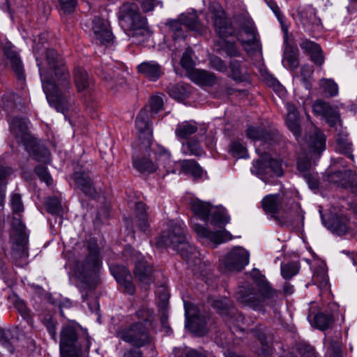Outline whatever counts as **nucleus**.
Wrapping results in <instances>:
<instances>
[{
	"label": "nucleus",
	"instance_id": "f257e3e1",
	"mask_svg": "<svg viewBox=\"0 0 357 357\" xmlns=\"http://www.w3.org/2000/svg\"><path fill=\"white\" fill-rule=\"evenodd\" d=\"M42 86L49 104L63 114L69 108L66 93L70 89V74L63 59L54 49H47L45 58L36 57Z\"/></svg>",
	"mask_w": 357,
	"mask_h": 357
},
{
	"label": "nucleus",
	"instance_id": "f03ea898",
	"mask_svg": "<svg viewBox=\"0 0 357 357\" xmlns=\"http://www.w3.org/2000/svg\"><path fill=\"white\" fill-rule=\"evenodd\" d=\"M250 275L257 291L253 288L241 287L236 294L237 301L257 310L265 306L273 305L278 298V291L272 288L265 276L258 270L253 269Z\"/></svg>",
	"mask_w": 357,
	"mask_h": 357
},
{
	"label": "nucleus",
	"instance_id": "7ed1b4c3",
	"mask_svg": "<svg viewBox=\"0 0 357 357\" xmlns=\"http://www.w3.org/2000/svg\"><path fill=\"white\" fill-rule=\"evenodd\" d=\"M261 205L264 211L280 224L303 219L300 204L284 192L265 196Z\"/></svg>",
	"mask_w": 357,
	"mask_h": 357
},
{
	"label": "nucleus",
	"instance_id": "20e7f679",
	"mask_svg": "<svg viewBox=\"0 0 357 357\" xmlns=\"http://www.w3.org/2000/svg\"><path fill=\"white\" fill-rule=\"evenodd\" d=\"M158 248H172L180 254L181 257L190 261L197 258L199 252L193 247L186 236L184 228L181 225L175 224L166 231H163L155 240Z\"/></svg>",
	"mask_w": 357,
	"mask_h": 357
},
{
	"label": "nucleus",
	"instance_id": "39448f33",
	"mask_svg": "<svg viewBox=\"0 0 357 357\" xmlns=\"http://www.w3.org/2000/svg\"><path fill=\"white\" fill-rule=\"evenodd\" d=\"M91 345L87 335L78 337L77 328L70 324L63 325L60 333V354L61 357H81Z\"/></svg>",
	"mask_w": 357,
	"mask_h": 357
},
{
	"label": "nucleus",
	"instance_id": "423d86ee",
	"mask_svg": "<svg viewBox=\"0 0 357 357\" xmlns=\"http://www.w3.org/2000/svg\"><path fill=\"white\" fill-rule=\"evenodd\" d=\"M116 335L133 347L137 348L147 347L150 351V357L155 355V347L152 344L151 337L144 323L135 322L130 326L119 328Z\"/></svg>",
	"mask_w": 357,
	"mask_h": 357
},
{
	"label": "nucleus",
	"instance_id": "0eeeda50",
	"mask_svg": "<svg viewBox=\"0 0 357 357\" xmlns=\"http://www.w3.org/2000/svg\"><path fill=\"white\" fill-rule=\"evenodd\" d=\"M119 20L124 29L133 31V36L148 33L146 19L140 14L135 3L126 2L120 7Z\"/></svg>",
	"mask_w": 357,
	"mask_h": 357
},
{
	"label": "nucleus",
	"instance_id": "6e6552de",
	"mask_svg": "<svg viewBox=\"0 0 357 357\" xmlns=\"http://www.w3.org/2000/svg\"><path fill=\"white\" fill-rule=\"evenodd\" d=\"M251 172L265 183H268L269 178L278 177L283 175L280 162L273 159L266 153L261 155L260 159L254 162Z\"/></svg>",
	"mask_w": 357,
	"mask_h": 357
},
{
	"label": "nucleus",
	"instance_id": "1a4fd4ad",
	"mask_svg": "<svg viewBox=\"0 0 357 357\" xmlns=\"http://www.w3.org/2000/svg\"><path fill=\"white\" fill-rule=\"evenodd\" d=\"M125 257L130 256V260L135 264L134 273L135 277L142 283L149 284L153 282V268L140 255L130 247H126L123 251Z\"/></svg>",
	"mask_w": 357,
	"mask_h": 357
},
{
	"label": "nucleus",
	"instance_id": "9d476101",
	"mask_svg": "<svg viewBox=\"0 0 357 357\" xmlns=\"http://www.w3.org/2000/svg\"><path fill=\"white\" fill-rule=\"evenodd\" d=\"M249 263V253L238 247L231 250L222 259L220 266L225 271H240Z\"/></svg>",
	"mask_w": 357,
	"mask_h": 357
},
{
	"label": "nucleus",
	"instance_id": "9b49d317",
	"mask_svg": "<svg viewBox=\"0 0 357 357\" xmlns=\"http://www.w3.org/2000/svg\"><path fill=\"white\" fill-rule=\"evenodd\" d=\"M185 314L187 319L186 327L191 332L200 336L203 335L206 331V317L201 314L195 305L188 307L185 305Z\"/></svg>",
	"mask_w": 357,
	"mask_h": 357
},
{
	"label": "nucleus",
	"instance_id": "f8f14e48",
	"mask_svg": "<svg viewBox=\"0 0 357 357\" xmlns=\"http://www.w3.org/2000/svg\"><path fill=\"white\" fill-rule=\"evenodd\" d=\"M312 109L316 115L324 117L331 127H335L337 125L342 127L340 114L337 107L321 100H317L314 102Z\"/></svg>",
	"mask_w": 357,
	"mask_h": 357
},
{
	"label": "nucleus",
	"instance_id": "ddd939ff",
	"mask_svg": "<svg viewBox=\"0 0 357 357\" xmlns=\"http://www.w3.org/2000/svg\"><path fill=\"white\" fill-rule=\"evenodd\" d=\"M212 20L215 31L220 38H226L234 34L235 29L224 11L214 13Z\"/></svg>",
	"mask_w": 357,
	"mask_h": 357
},
{
	"label": "nucleus",
	"instance_id": "4468645a",
	"mask_svg": "<svg viewBox=\"0 0 357 357\" xmlns=\"http://www.w3.org/2000/svg\"><path fill=\"white\" fill-rule=\"evenodd\" d=\"M16 328H0V356L6 357L13 354L17 341Z\"/></svg>",
	"mask_w": 357,
	"mask_h": 357
},
{
	"label": "nucleus",
	"instance_id": "2eb2a0df",
	"mask_svg": "<svg viewBox=\"0 0 357 357\" xmlns=\"http://www.w3.org/2000/svg\"><path fill=\"white\" fill-rule=\"evenodd\" d=\"M194 231L196 232L198 238L203 243L209 241L216 245L220 244L229 238L227 232L225 231H211L205 227L196 224L193 226Z\"/></svg>",
	"mask_w": 357,
	"mask_h": 357
},
{
	"label": "nucleus",
	"instance_id": "dca6fc26",
	"mask_svg": "<svg viewBox=\"0 0 357 357\" xmlns=\"http://www.w3.org/2000/svg\"><path fill=\"white\" fill-rule=\"evenodd\" d=\"M111 271L117 282L123 287L125 291L130 295L134 294L135 287L128 269L123 266H114L111 268Z\"/></svg>",
	"mask_w": 357,
	"mask_h": 357
},
{
	"label": "nucleus",
	"instance_id": "f3484780",
	"mask_svg": "<svg viewBox=\"0 0 357 357\" xmlns=\"http://www.w3.org/2000/svg\"><path fill=\"white\" fill-rule=\"evenodd\" d=\"M25 149L34 160L48 164L50 162V153L47 147L36 139L33 138L24 144Z\"/></svg>",
	"mask_w": 357,
	"mask_h": 357
},
{
	"label": "nucleus",
	"instance_id": "a211bd4d",
	"mask_svg": "<svg viewBox=\"0 0 357 357\" xmlns=\"http://www.w3.org/2000/svg\"><path fill=\"white\" fill-rule=\"evenodd\" d=\"M10 130L17 140L24 145L33 138L28 131L27 120L25 119L13 118L10 123Z\"/></svg>",
	"mask_w": 357,
	"mask_h": 357
},
{
	"label": "nucleus",
	"instance_id": "6ab92c4d",
	"mask_svg": "<svg viewBox=\"0 0 357 357\" xmlns=\"http://www.w3.org/2000/svg\"><path fill=\"white\" fill-rule=\"evenodd\" d=\"M92 29L95 38L101 44H107L112 41L113 35L107 21L100 17H95L93 20Z\"/></svg>",
	"mask_w": 357,
	"mask_h": 357
},
{
	"label": "nucleus",
	"instance_id": "aec40b11",
	"mask_svg": "<svg viewBox=\"0 0 357 357\" xmlns=\"http://www.w3.org/2000/svg\"><path fill=\"white\" fill-rule=\"evenodd\" d=\"M286 107L287 110L286 125L298 141V138L301 136L298 111L294 104L288 102Z\"/></svg>",
	"mask_w": 357,
	"mask_h": 357
},
{
	"label": "nucleus",
	"instance_id": "412c9836",
	"mask_svg": "<svg viewBox=\"0 0 357 357\" xmlns=\"http://www.w3.org/2000/svg\"><path fill=\"white\" fill-rule=\"evenodd\" d=\"M73 179L77 187L85 195L89 197H94L96 195V190L88 172L84 171L75 172L73 175Z\"/></svg>",
	"mask_w": 357,
	"mask_h": 357
},
{
	"label": "nucleus",
	"instance_id": "4be33fe9",
	"mask_svg": "<svg viewBox=\"0 0 357 357\" xmlns=\"http://www.w3.org/2000/svg\"><path fill=\"white\" fill-rule=\"evenodd\" d=\"M301 50L310 55L311 61L318 66H321L324 59L320 46L307 38H302L300 43Z\"/></svg>",
	"mask_w": 357,
	"mask_h": 357
},
{
	"label": "nucleus",
	"instance_id": "5701e85b",
	"mask_svg": "<svg viewBox=\"0 0 357 357\" xmlns=\"http://www.w3.org/2000/svg\"><path fill=\"white\" fill-rule=\"evenodd\" d=\"M153 116L149 114L148 108L144 107L141 109L135 120L136 128L147 141H149L152 137V130L150 128V119Z\"/></svg>",
	"mask_w": 357,
	"mask_h": 357
},
{
	"label": "nucleus",
	"instance_id": "b1692460",
	"mask_svg": "<svg viewBox=\"0 0 357 357\" xmlns=\"http://www.w3.org/2000/svg\"><path fill=\"white\" fill-rule=\"evenodd\" d=\"M89 255L82 264V271L89 275L96 269L100 264L98 248L96 243L90 242L88 245Z\"/></svg>",
	"mask_w": 357,
	"mask_h": 357
},
{
	"label": "nucleus",
	"instance_id": "393cba45",
	"mask_svg": "<svg viewBox=\"0 0 357 357\" xmlns=\"http://www.w3.org/2000/svg\"><path fill=\"white\" fill-rule=\"evenodd\" d=\"M306 142L310 149L314 153L322 152L326 147V137L321 130L314 127L310 131Z\"/></svg>",
	"mask_w": 357,
	"mask_h": 357
},
{
	"label": "nucleus",
	"instance_id": "a878e982",
	"mask_svg": "<svg viewBox=\"0 0 357 357\" xmlns=\"http://www.w3.org/2000/svg\"><path fill=\"white\" fill-rule=\"evenodd\" d=\"M190 79L199 86H212L216 82L214 73L204 70L195 69L188 75Z\"/></svg>",
	"mask_w": 357,
	"mask_h": 357
},
{
	"label": "nucleus",
	"instance_id": "bb28decb",
	"mask_svg": "<svg viewBox=\"0 0 357 357\" xmlns=\"http://www.w3.org/2000/svg\"><path fill=\"white\" fill-rule=\"evenodd\" d=\"M349 220L344 215H332L328 220L323 219L324 224L333 233L344 234L348 229Z\"/></svg>",
	"mask_w": 357,
	"mask_h": 357
},
{
	"label": "nucleus",
	"instance_id": "cd10ccee",
	"mask_svg": "<svg viewBox=\"0 0 357 357\" xmlns=\"http://www.w3.org/2000/svg\"><path fill=\"white\" fill-rule=\"evenodd\" d=\"M247 137L252 140H261L269 144L276 142L280 139L277 132L269 133L262 128L249 127L246 130Z\"/></svg>",
	"mask_w": 357,
	"mask_h": 357
},
{
	"label": "nucleus",
	"instance_id": "c85d7f7f",
	"mask_svg": "<svg viewBox=\"0 0 357 357\" xmlns=\"http://www.w3.org/2000/svg\"><path fill=\"white\" fill-rule=\"evenodd\" d=\"M139 73L149 78L150 80L155 81L162 75L161 66L155 61H145L137 66Z\"/></svg>",
	"mask_w": 357,
	"mask_h": 357
},
{
	"label": "nucleus",
	"instance_id": "c756f323",
	"mask_svg": "<svg viewBox=\"0 0 357 357\" xmlns=\"http://www.w3.org/2000/svg\"><path fill=\"white\" fill-rule=\"evenodd\" d=\"M3 52L5 56L7 57L8 59L10 60L12 68L17 75V78L21 80L24 79V75L23 66L22 64V61L20 57L18 56L17 52L14 50H13L11 47L8 46L4 47Z\"/></svg>",
	"mask_w": 357,
	"mask_h": 357
},
{
	"label": "nucleus",
	"instance_id": "7c9ffc66",
	"mask_svg": "<svg viewBox=\"0 0 357 357\" xmlns=\"http://www.w3.org/2000/svg\"><path fill=\"white\" fill-rule=\"evenodd\" d=\"M180 20L190 31H195L200 35L206 31L205 26L199 21L196 13L182 14L180 15Z\"/></svg>",
	"mask_w": 357,
	"mask_h": 357
},
{
	"label": "nucleus",
	"instance_id": "2f4dec72",
	"mask_svg": "<svg viewBox=\"0 0 357 357\" xmlns=\"http://www.w3.org/2000/svg\"><path fill=\"white\" fill-rule=\"evenodd\" d=\"M167 92L170 97L177 100H182L189 97L190 90L184 83L170 84L167 87Z\"/></svg>",
	"mask_w": 357,
	"mask_h": 357
},
{
	"label": "nucleus",
	"instance_id": "473e14b6",
	"mask_svg": "<svg viewBox=\"0 0 357 357\" xmlns=\"http://www.w3.org/2000/svg\"><path fill=\"white\" fill-rule=\"evenodd\" d=\"M74 81L79 92L86 90L91 82L86 70L80 67L74 70Z\"/></svg>",
	"mask_w": 357,
	"mask_h": 357
},
{
	"label": "nucleus",
	"instance_id": "72a5a7b5",
	"mask_svg": "<svg viewBox=\"0 0 357 357\" xmlns=\"http://www.w3.org/2000/svg\"><path fill=\"white\" fill-rule=\"evenodd\" d=\"M238 40L243 45H252L257 41V33L252 24H247L243 27V32L237 33Z\"/></svg>",
	"mask_w": 357,
	"mask_h": 357
},
{
	"label": "nucleus",
	"instance_id": "f704fd0d",
	"mask_svg": "<svg viewBox=\"0 0 357 357\" xmlns=\"http://www.w3.org/2000/svg\"><path fill=\"white\" fill-rule=\"evenodd\" d=\"M336 149L344 154H349V158L353 159V155L350 154L351 150V144L348 140V134L344 130H339L337 134Z\"/></svg>",
	"mask_w": 357,
	"mask_h": 357
},
{
	"label": "nucleus",
	"instance_id": "c9c22d12",
	"mask_svg": "<svg viewBox=\"0 0 357 357\" xmlns=\"http://www.w3.org/2000/svg\"><path fill=\"white\" fill-rule=\"evenodd\" d=\"M197 131V126L193 121H184L178 123L175 130V134L177 137L181 139H187L191 135Z\"/></svg>",
	"mask_w": 357,
	"mask_h": 357
},
{
	"label": "nucleus",
	"instance_id": "e433bc0d",
	"mask_svg": "<svg viewBox=\"0 0 357 357\" xmlns=\"http://www.w3.org/2000/svg\"><path fill=\"white\" fill-rule=\"evenodd\" d=\"M183 172L192 175L194 178H201L203 174L202 168L194 160H183L181 162Z\"/></svg>",
	"mask_w": 357,
	"mask_h": 357
},
{
	"label": "nucleus",
	"instance_id": "4c0bfd02",
	"mask_svg": "<svg viewBox=\"0 0 357 357\" xmlns=\"http://www.w3.org/2000/svg\"><path fill=\"white\" fill-rule=\"evenodd\" d=\"M133 166L142 173L151 174L157 169V165L146 157L133 158Z\"/></svg>",
	"mask_w": 357,
	"mask_h": 357
},
{
	"label": "nucleus",
	"instance_id": "58836bf2",
	"mask_svg": "<svg viewBox=\"0 0 357 357\" xmlns=\"http://www.w3.org/2000/svg\"><path fill=\"white\" fill-rule=\"evenodd\" d=\"M333 322L334 317L331 313L318 312L314 317V326L321 331L331 328Z\"/></svg>",
	"mask_w": 357,
	"mask_h": 357
},
{
	"label": "nucleus",
	"instance_id": "ea45409f",
	"mask_svg": "<svg viewBox=\"0 0 357 357\" xmlns=\"http://www.w3.org/2000/svg\"><path fill=\"white\" fill-rule=\"evenodd\" d=\"M135 213L139 229L143 231H146L149 227V222L145 204L142 202H137L135 204Z\"/></svg>",
	"mask_w": 357,
	"mask_h": 357
},
{
	"label": "nucleus",
	"instance_id": "a19ab883",
	"mask_svg": "<svg viewBox=\"0 0 357 357\" xmlns=\"http://www.w3.org/2000/svg\"><path fill=\"white\" fill-rule=\"evenodd\" d=\"M283 63L287 65L291 70H295L298 66V49L287 45L284 51Z\"/></svg>",
	"mask_w": 357,
	"mask_h": 357
},
{
	"label": "nucleus",
	"instance_id": "79ce46f5",
	"mask_svg": "<svg viewBox=\"0 0 357 357\" xmlns=\"http://www.w3.org/2000/svg\"><path fill=\"white\" fill-rule=\"evenodd\" d=\"M212 305L214 308L218 310L220 314L226 317L229 313L234 312V307L232 303L226 297L214 300L212 303Z\"/></svg>",
	"mask_w": 357,
	"mask_h": 357
},
{
	"label": "nucleus",
	"instance_id": "37998d69",
	"mask_svg": "<svg viewBox=\"0 0 357 357\" xmlns=\"http://www.w3.org/2000/svg\"><path fill=\"white\" fill-rule=\"evenodd\" d=\"M212 208L209 204L202 202H195L192 205V209L195 214H196L201 220L206 221L208 220V217L211 215Z\"/></svg>",
	"mask_w": 357,
	"mask_h": 357
},
{
	"label": "nucleus",
	"instance_id": "c03bdc74",
	"mask_svg": "<svg viewBox=\"0 0 357 357\" xmlns=\"http://www.w3.org/2000/svg\"><path fill=\"white\" fill-rule=\"evenodd\" d=\"M182 24L180 19L169 20L165 23L172 32V38L174 40L184 39L185 37V31L182 28Z\"/></svg>",
	"mask_w": 357,
	"mask_h": 357
},
{
	"label": "nucleus",
	"instance_id": "a18cd8bd",
	"mask_svg": "<svg viewBox=\"0 0 357 357\" xmlns=\"http://www.w3.org/2000/svg\"><path fill=\"white\" fill-rule=\"evenodd\" d=\"M253 333L254 335L257 337L261 345L260 352L258 354L259 356L261 357H271L272 354V349L266 341V335L265 332L260 329H257L253 331Z\"/></svg>",
	"mask_w": 357,
	"mask_h": 357
},
{
	"label": "nucleus",
	"instance_id": "49530a36",
	"mask_svg": "<svg viewBox=\"0 0 357 357\" xmlns=\"http://www.w3.org/2000/svg\"><path fill=\"white\" fill-rule=\"evenodd\" d=\"M351 172L350 170L344 171V172L340 171L337 172L331 176V180L334 182L340 183V185L344 188H349L352 192L357 194V181L354 183L353 181H344L343 180L336 179V178H339L347 175H350Z\"/></svg>",
	"mask_w": 357,
	"mask_h": 357
},
{
	"label": "nucleus",
	"instance_id": "de8ad7c7",
	"mask_svg": "<svg viewBox=\"0 0 357 357\" xmlns=\"http://www.w3.org/2000/svg\"><path fill=\"white\" fill-rule=\"evenodd\" d=\"M297 170L302 176H304L305 173L313 172L311 159L307 154L303 153L298 157Z\"/></svg>",
	"mask_w": 357,
	"mask_h": 357
},
{
	"label": "nucleus",
	"instance_id": "09e8293b",
	"mask_svg": "<svg viewBox=\"0 0 357 357\" xmlns=\"http://www.w3.org/2000/svg\"><path fill=\"white\" fill-rule=\"evenodd\" d=\"M320 86L327 97H333L338 93V86L331 79H321L320 80Z\"/></svg>",
	"mask_w": 357,
	"mask_h": 357
},
{
	"label": "nucleus",
	"instance_id": "8fccbe9b",
	"mask_svg": "<svg viewBox=\"0 0 357 357\" xmlns=\"http://www.w3.org/2000/svg\"><path fill=\"white\" fill-rule=\"evenodd\" d=\"M15 307L20 313L22 317L26 321L27 324L32 326L33 321L30 310L26 306L25 302L21 299H17L15 303Z\"/></svg>",
	"mask_w": 357,
	"mask_h": 357
},
{
	"label": "nucleus",
	"instance_id": "3c124183",
	"mask_svg": "<svg viewBox=\"0 0 357 357\" xmlns=\"http://www.w3.org/2000/svg\"><path fill=\"white\" fill-rule=\"evenodd\" d=\"M300 269L297 262H289L281 264V275L285 280H289L298 273Z\"/></svg>",
	"mask_w": 357,
	"mask_h": 357
},
{
	"label": "nucleus",
	"instance_id": "603ef678",
	"mask_svg": "<svg viewBox=\"0 0 357 357\" xmlns=\"http://www.w3.org/2000/svg\"><path fill=\"white\" fill-rule=\"evenodd\" d=\"M230 77L236 82H242L245 79L243 68L241 62L233 59L229 62Z\"/></svg>",
	"mask_w": 357,
	"mask_h": 357
},
{
	"label": "nucleus",
	"instance_id": "864d4df0",
	"mask_svg": "<svg viewBox=\"0 0 357 357\" xmlns=\"http://www.w3.org/2000/svg\"><path fill=\"white\" fill-rule=\"evenodd\" d=\"M193 54L194 52L192 50L188 47L183 53L181 59V65L183 68L186 70L188 75L189 74L190 71L194 70L195 69L194 68L195 62L192 59Z\"/></svg>",
	"mask_w": 357,
	"mask_h": 357
},
{
	"label": "nucleus",
	"instance_id": "5fc2aeb1",
	"mask_svg": "<svg viewBox=\"0 0 357 357\" xmlns=\"http://www.w3.org/2000/svg\"><path fill=\"white\" fill-rule=\"evenodd\" d=\"M244 319L245 317L243 315L238 312L235 308L234 313H229V315L227 316V321L229 327L231 328V327L236 328V330H243L242 325L244 323Z\"/></svg>",
	"mask_w": 357,
	"mask_h": 357
},
{
	"label": "nucleus",
	"instance_id": "6e6d98bb",
	"mask_svg": "<svg viewBox=\"0 0 357 357\" xmlns=\"http://www.w3.org/2000/svg\"><path fill=\"white\" fill-rule=\"evenodd\" d=\"M43 324L45 326L51 337L54 341H56V326L58 325L56 320L54 318H53L51 315L46 314L44 316L43 319Z\"/></svg>",
	"mask_w": 357,
	"mask_h": 357
},
{
	"label": "nucleus",
	"instance_id": "4d7b16f0",
	"mask_svg": "<svg viewBox=\"0 0 357 357\" xmlns=\"http://www.w3.org/2000/svg\"><path fill=\"white\" fill-rule=\"evenodd\" d=\"M183 149L185 153H189L190 155L197 157H200L204 153L199 143L195 140L183 144Z\"/></svg>",
	"mask_w": 357,
	"mask_h": 357
},
{
	"label": "nucleus",
	"instance_id": "13d9d810",
	"mask_svg": "<svg viewBox=\"0 0 357 357\" xmlns=\"http://www.w3.org/2000/svg\"><path fill=\"white\" fill-rule=\"evenodd\" d=\"M222 50L230 57H239L241 55V51L237 47L235 42L224 40L222 42Z\"/></svg>",
	"mask_w": 357,
	"mask_h": 357
},
{
	"label": "nucleus",
	"instance_id": "bf43d9fd",
	"mask_svg": "<svg viewBox=\"0 0 357 357\" xmlns=\"http://www.w3.org/2000/svg\"><path fill=\"white\" fill-rule=\"evenodd\" d=\"M229 151L234 158H245L248 156L246 147L238 141L231 143Z\"/></svg>",
	"mask_w": 357,
	"mask_h": 357
},
{
	"label": "nucleus",
	"instance_id": "052dcab7",
	"mask_svg": "<svg viewBox=\"0 0 357 357\" xmlns=\"http://www.w3.org/2000/svg\"><path fill=\"white\" fill-rule=\"evenodd\" d=\"M211 215V224L214 225L227 224L229 218L224 211H222L218 208H213Z\"/></svg>",
	"mask_w": 357,
	"mask_h": 357
},
{
	"label": "nucleus",
	"instance_id": "680f3d73",
	"mask_svg": "<svg viewBox=\"0 0 357 357\" xmlns=\"http://www.w3.org/2000/svg\"><path fill=\"white\" fill-rule=\"evenodd\" d=\"M148 108L149 114L152 116L156 114L163 107V100L160 96H152L149 100V105L146 106Z\"/></svg>",
	"mask_w": 357,
	"mask_h": 357
},
{
	"label": "nucleus",
	"instance_id": "e2e57ef3",
	"mask_svg": "<svg viewBox=\"0 0 357 357\" xmlns=\"http://www.w3.org/2000/svg\"><path fill=\"white\" fill-rule=\"evenodd\" d=\"M296 349L300 357H318L314 349L307 344L298 343Z\"/></svg>",
	"mask_w": 357,
	"mask_h": 357
},
{
	"label": "nucleus",
	"instance_id": "0e129e2a",
	"mask_svg": "<svg viewBox=\"0 0 357 357\" xmlns=\"http://www.w3.org/2000/svg\"><path fill=\"white\" fill-rule=\"evenodd\" d=\"M35 172L38 178L47 185H50L52 183V178L47 172V167L43 165H38L35 168Z\"/></svg>",
	"mask_w": 357,
	"mask_h": 357
},
{
	"label": "nucleus",
	"instance_id": "69168bd1",
	"mask_svg": "<svg viewBox=\"0 0 357 357\" xmlns=\"http://www.w3.org/2000/svg\"><path fill=\"white\" fill-rule=\"evenodd\" d=\"M136 315L140 320L139 322H144L150 324L153 320V312L147 308H141L136 312Z\"/></svg>",
	"mask_w": 357,
	"mask_h": 357
},
{
	"label": "nucleus",
	"instance_id": "338daca9",
	"mask_svg": "<svg viewBox=\"0 0 357 357\" xmlns=\"http://www.w3.org/2000/svg\"><path fill=\"white\" fill-rule=\"evenodd\" d=\"M210 66L219 72H225L227 66L225 61L218 56H212L209 59Z\"/></svg>",
	"mask_w": 357,
	"mask_h": 357
},
{
	"label": "nucleus",
	"instance_id": "774afa93",
	"mask_svg": "<svg viewBox=\"0 0 357 357\" xmlns=\"http://www.w3.org/2000/svg\"><path fill=\"white\" fill-rule=\"evenodd\" d=\"M61 10L64 14L74 12L77 4V0H59Z\"/></svg>",
	"mask_w": 357,
	"mask_h": 357
}]
</instances>
